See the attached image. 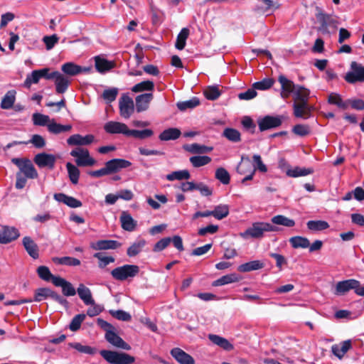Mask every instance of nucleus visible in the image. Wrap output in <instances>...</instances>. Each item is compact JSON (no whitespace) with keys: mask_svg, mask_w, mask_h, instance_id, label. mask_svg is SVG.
Segmentation results:
<instances>
[{"mask_svg":"<svg viewBox=\"0 0 364 364\" xmlns=\"http://www.w3.org/2000/svg\"><path fill=\"white\" fill-rule=\"evenodd\" d=\"M132 163L129 161L123 159H113L105 164V167L96 170L90 171L88 174L95 178H100L104 176L117 173L122 168L129 167Z\"/></svg>","mask_w":364,"mask_h":364,"instance_id":"nucleus-1","label":"nucleus"},{"mask_svg":"<svg viewBox=\"0 0 364 364\" xmlns=\"http://www.w3.org/2000/svg\"><path fill=\"white\" fill-rule=\"evenodd\" d=\"M100 355L109 364H133L135 358L124 352L101 350Z\"/></svg>","mask_w":364,"mask_h":364,"instance_id":"nucleus-2","label":"nucleus"},{"mask_svg":"<svg viewBox=\"0 0 364 364\" xmlns=\"http://www.w3.org/2000/svg\"><path fill=\"white\" fill-rule=\"evenodd\" d=\"M278 228L271 223L257 222L254 223L250 228L241 233L240 235L242 237L260 238L265 232H276Z\"/></svg>","mask_w":364,"mask_h":364,"instance_id":"nucleus-3","label":"nucleus"},{"mask_svg":"<svg viewBox=\"0 0 364 364\" xmlns=\"http://www.w3.org/2000/svg\"><path fill=\"white\" fill-rule=\"evenodd\" d=\"M11 162L19 168L17 173H21L22 176L31 179L38 178V173L30 159L26 158H13Z\"/></svg>","mask_w":364,"mask_h":364,"instance_id":"nucleus-4","label":"nucleus"},{"mask_svg":"<svg viewBox=\"0 0 364 364\" xmlns=\"http://www.w3.org/2000/svg\"><path fill=\"white\" fill-rule=\"evenodd\" d=\"M48 298L52 299L53 301L63 306H66L68 303L65 298L48 287L36 289L34 291V297L32 300L36 302H41Z\"/></svg>","mask_w":364,"mask_h":364,"instance_id":"nucleus-5","label":"nucleus"},{"mask_svg":"<svg viewBox=\"0 0 364 364\" xmlns=\"http://www.w3.org/2000/svg\"><path fill=\"white\" fill-rule=\"evenodd\" d=\"M139 272V267L135 264H124L111 271L112 277L116 280L124 281L129 277H134Z\"/></svg>","mask_w":364,"mask_h":364,"instance_id":"nucleus-6","label":"nucleus"},{"mask_svg":"<svg viewBox=\"0 0 364 364\" xmlns=\"http://www.w3.org/2000/svg\"><path fill=\"white\" fill-rule=\"evenodd\" d=\"M316 18L320 23L319 30L323 33H328V27L336 28L338 21L331 15L327 14L318 7H316Z\"/></svg>","mask_w":364,"mask_h":364,"instance_id":"nucleus-7","label":"nucleus"},{"mask_svg":"<svg viewBox=\"0 0 364 364\" xmlns=\"http://www.w3.org/2000/svg\"><path fill=\"white\" fill-rule=\"evenodd\" d=\"M70 155L77 158L75 162L78 166H92L96 164L95 159L90 156L87 149L77 147L71 151Z\"/></svg>","mask_w":364,"mask_h":364,"instance_id":"nucleus-8","label":"nucleus"},{"mask_svg":"<svg viewBox=\"0 0 364 364\" xmlns=\"http://www.w3.org/2000/svg\"><path fill=\"white\" fill-rule=\"evenodd\" d=\"M350 69L351 70L348 72L344 77L346 82L350 84L364 82V66L355 61H352Z\"/></svg>","mask_w":364,"mask_h":364,"instance_id":"nucleus-9","label":"nucleus"},{"mask_svg":"<svg viewBox=\"0 0 364 364\" xmlns=\"http://www.w3.org/2000/svg\"><path fill=\"white\" fill-rule=\"evenodd\" d=\"M260 132L279 127L282 124V116L267 115L257 122Z\"/></svg>","mask_w":364,"mask_h":364,"instance_id":"nucleus-10","label":"nucleus"},{"mask_svg":"<svg viewBox=\"0 0 364 364\" xmlns=\"http://www.w3.org/2000/svg\"><path fill=\"white\" fill-rule=\"evenodd\" d=\"M119 112L122 117L128 119L134 110L133 100L126 94H123L119 101Z\"/></svg>","mask_w":364,"mask_h":364,"instance_id":"nucleus-11","label":"nucleus"},{"mask_svg":"<svg viewBox=\"0 0 364 364\" xmlns=\"http://www.w3.org/2000/svg\"><path fill=\"white\" fill-rule=\"evenodd\" d=\"M359 287V281L350 279L338 282L336 286L335 294L344 295L350 290H353L356 294L357 288Z\"/></svg>","mask_w":364,"mask_h":364,"instance_id":"nucleus-12","label":"nucleus"},{"mask_svg":"<svg viewBox=\"0 0 364 364\" xmlns=\"http://www.w3.org/2000/svg\"><path fill=\"white\" fill-rule=\"evenodd\" d=\"M105 338L109 343L117 348L126 350H130L132 348L129 343L125 342L117 333H115L114 330L107 331V333H105Z\"/></svg>","mask_w":364,"mask_h":364,"instance_id":"nucleus-13","label":"nucleus"},{"mask_svg":"<svg viewBox=\"0 0 364 364\" xmlns=\"http://www.w3.org/2000/svg\"><path fill=\"white\" fill-rule=\"evenodd\" d=\"M33 161L40 168L48 167L50 169H53L55 166L56 158L53 154L43 152L36 154Z\"/></svg>","mask_w":364,"mask_h":364,"instance_id":"nucleus-14","label":"nucleus"},{"mask_svg":"<svg viewBox=\"0 0 364 364\" xmlns=\"http://www.w3.org/2000/svg\"><path fill=\"white\" fill-rule=\"evenodd\" d=\"M104 129L108 134H123L129 136L130 129L125 124L122 122L109 121L105 124Z\"/></svg>","mask_w":364,"mask_h":364,"instance_id":"nucleus-15","label":"nucleus"},{"mask_svg":"<svg viewBox=\"0 0 364 364\" xmlns=\"http://www.w3.org/2000/svg\"><path fill=\"white\" fill-rule=\"evenodd\" d=\"M170 354L179 364H195L194 358L180 348H173Z\"/></svg>","mask_w":364,"mask_h":364,"instance_id":"nucleus-16","label":"nucleus"},{"mask_svg":"<svg viewBox=\"0 0 364 364\" xmlns=\"http://www.w3.org/2000/svg\"><path fill=\"white\" fill-rule=\"evenodd\" d=\"M18 230L14 227L4 226L0 232V243L8 244L19 237Z\"/></svg>","mask_w":364,"mask_h":364,"instance_id":"nucleus-17","label":"nucleus"},{"mask_svg":"<svg viewBox=\"0 0 364 364\" xmlns=\"http://www.w3.org/2000/svg\"><path fill=\"white\" fill-rule=\"evenodd\" d=\"M95 136L92 134H87L85 136L75 134L71 135L68 139L67 143L70 146H86L94 141Z\"/></svg>","mask_w":364,"mask_h":364,"instance_id":"nucleus-18","label":"nucleus"},{"mask_svg":"<svg viewBox=\"0 0 364 364\" xmlns=\"http://www.w3.org/2000/svg\"><path fill=\"white\" fill-rule=\"evenodd\" d=\"M54 279L53 284L55 287H60L62 288V293L64 296H73L76 294L77 290L70 282H68L60 277H55Z\"/></svg>","mask_w":364,"mask_h":364,"instance_id":"nucleus-19","label":"nucleus"},{"mask_svg":"<svg viewBox=\"0 0 364 364\" xmlns=\"http://www.w3.org/2000/svg\"><path fill=\"white\" fill-rule=\"evenodd\" d=\"M122 246V244L112 240H100L90 245L92 249L95 250H116Z\"/></svg>","mask_w":364,"mask_h":364,"instance_id":"nucleus-20","label":"nucleus"},{"mask_svg":"<svg viewBox=\"0 0 364 364\" xmlns=\"http://www.w3.org/2000/svg\"><path fill=\"white\" fill-rule=\"evenodd\" d=\"M53 198L58 202L63 203L72 208H80L82 205L80 200L63 193H55Z\"/></svg>","mask_w":364,"mask_h":364,"instance_id":"nucleus-21","label":"nucleus"},{"mask_svg":"<svg viewBox=\"0 0 364 364\" xmlns=\"http://www.w3.org/2000/svg\"><path fill=\"white\" fill-rule=\"evenodd\" d=\"M153 97L152 93H144L136 96L135 98L136 112H141L147 110Z\"/></svg>","mask_w":364,"mask_h":364,"instance_id":"nucleus-22","label":"nucleus"},{"mask_svg":"<svg viewBox=\"0 0 364 364\" xmlns=\"http://www.w3.org/2000/svg\"><path fill=\"white\" fill-rule=\"evenodd\" d=\"M278 81L280 83L282 88L281 96L283 98L288 97L296 88L294 82L287 78L286 76L282 74L279 75Z\"/></svg>","mask_w":364,"mask_h":364,"instance_id":"nucleus-23","label":"nucleus"},{"mask_svg":"<svg viewBox=\"0 0 364 364\" xmlns=\"http://www.w3.org/2000/svg\"><path fill=\"white\" fill-rule=\"evenodd\" d=\"M23 245L29 255L33 259H38L39 257V249L38 245L34 240L29 236H25L22 240Z\"/></svg>","mask_w":364,"mask_h":364,"instance_id":"nucleus-24","label":"nucleus"},{"mask_svg":"<svg viewBox=\"0 0 364 364\" xmlns=\"http://www.w3.org/2000/svg\"><path fill=\"white\" fill-rule=\"evenodd\" d=\"M294 115L297 118L308 119L311 115L313 107L305 104H293Z\"/></svg>","mask_w":364,"mask_h":364,"instance_id":"nucleus-25","label":"nucleus"},{"mask_svg":"<svg viewBox=\"0 0 364 364\" xmlns=\"http://www.w3.org/2000/svg\"><path fill=\"white\" fill-rule=\"evenodd\" d=\"M55 91L58 94H63L65 92L70 83L69 78L63 75L59 71L57 72L56 75L54 78Z\"/></svg>","mask_w":364,"mask_h":364,"instance_id":"nucleus-26","label":"nucleus"},{"mask_svg":"<svg viewBox=\"0 0 364 364\" xmlns=\"http://www.w3.org/2000/svg\"><path fill=\"white\" fill-rule=\"evenodd\" d=\"M262 2V5H257L255 11L257 14H266L270 13L278 9L280 6V4L277 1H274L273 0H259Z\"/></svg>","mask_w":364,"mask_h":364,"instance_id":"nucleus-27","label":"nucleus"},{"mask_svg":"<svg viewBox=\"0 0 364 364\" xmlns=\"http://www.w3.org/2000/svg\"><path fill=\"white\" fill-rule=\"evenodd\" d=\"M115 66L116 63L114 61H109L105 58H101L100 56L95 57V69L100 73H105L109 71Z\"/></svg>","mask_w":364,"mask_h":364,"instance_id":"nucleus-28","label":"nucleus"},{"mask_svg":"<svg viewBox=\"0 0 364 364\" xmlns=\"http://www.w3.org/2000/svg\"><path fill=\"white\" fill-rule=\"evenodd\" d=\"M76 293L85 305H95L91 290L85 284H80Z\"/></svg>","mask_w":364,"mask_h":364,"instance_id":"nucleus-29","label":"nucleus"},{"mask_svg":"<svg viewBox=\"0 0 364 364\" xmlns=\"http://www.w3.org/2000/svg\"><path fill=\"white\" fill-rule=\"evenodd\" d=\"M122 228L127 231H133L136 225V222L132 215L127 211H123L120 216Z\"/></svg>","mask_w":364,"mask_h":364,"instance_id":"nucleus-30","label":"nucleus"},{"mask_svg":"<svg viewBox=\"0 0 364 364\" xmlns=\"http://www.w3.org/2000/svg\"><path fill=\"white\" fill-rule=\"evenodd\" d=\"M208 338L213 343L218 346L219 347L222 348L225 350L230 351L233 350L234 348L233 345L230 343L228 339L221 337L218 335L209 334Z\"/></svg>","mask_w":364,"mask_h":364,"instance_id":"nucleus-31","label":"nucleus"},{"mask_svg":"<svg viewBox=\"0 0 364 364\" xmlns=\"http://www.w3.org/2000/svg\"><path fill=\"white\" fill-rule=\"evenodd\" d=\"M48 131L53 134H59L63 132L71 131L73 127L71 124H61L56 123L53 119L51 122L47 124Z\"/></svg>","mask_w":364,"mask_h":364,"instance_id":"nucleus-32","label":"nucleus"},{"mask_svg":"<svg viewBox=\"0 0 364 364\" xmlns=\"http://www.w3.org/2000/svg\"><path fill=\"white\" fill-rule=\"evenodd\" d=\"M310 91L307 88L298 85L294 92V104H305L308 103Z\"/></svg>","mask_w":364,"mask_h":364,"instance_id":"nucleus-33","label":"nucleus"},{"mask_svg":"<svg viewBox=\"0 0 364 364\" xmlns=\"http://www.w3.org/2000/svg\"><path fill=\"white\" fill-rule=\"evenodd\" d=\"M351 346V341L350 340H347L340 344H335L332 346L331 350L336 357L342 358Z\"/></svg>","mask_w":364,"mask_h":364,"instance_id":"nucleus-34","label":"nucleus"},{"mask_svg":"<svg viewBox=\"0 0 364 364\" xmlns=\"http://www.w3.org/2000/svg\"><path fill=\"white\" fill-rule=\"evenodd\" d=\"M264 264L260 260H253L238 266L237 270L240 272H249L254 270L261 269Z\"/></svg>","mask_w":364,"mask_h":364,"instance_id":"nucleus-35","label":"nucleus"},{"mask_svg":"<svg viewBox=\"0 0 364 364\" xmlns=\"http://www.w3.org/2000/svg\"><path fill=\"white\" fill-rule=\"evenodd\" d=\"M16 91L15 90H9L3 97L0 107L3 109H9L13 107L16 101Z\"/></svg>","mask_w":364,"mask_h":364,"instance_id":"nucleus-36","label":"nucleus"},{"mask_svg":"<svg viewBox=\"0 0 364 364\" xmlns=\"http://www.w3.org/2000/svg\"><path fill=\"white\" fill-rule=\"evenodd\" d=\"M181 135V132L178 128H168L164 130L159 136L161 141L176 140Z\"/></svg>","mask_w":364,"mask_h":364,"instance_id":"nucleus-37","label":"nucleus"},{"mask_svg":"<svg viewBox=\"0 0 364 364\" xmlns=\"http://www.w3.org/2000/svg\"><path fill=\"white\" fill-rule=\"evenodd\" d=\"M146 242L144 239H139L130 245L127 250V254L129 257H133L142 252L143 248L145 247Z\"/></svg>","mask_w":364,"mask_h":364,"instance_id":"nucleus-38","label":"nucleus"},{"mask_svg":"<svg viewBox=\"0 0 364 364\" xmlns=\"http://www.w3.org/2000/svg\"><path fill=\"white\" fill-rule=\"evenodd\" d=\"M241 277H240L238 274L235 273L226 274L220 278L218 279L217 280L214 281L213 282V287H218V286H223L225 284L233 283V282H237L240 280Z\"/></svg>","mask_w":364,"mask_h":364,"instance_id":"nucleus-39","label":"nucleus"},{"mask_svg":"<svg viewBox=\"0 0 364 364\" xmlns=\"http://www.w3.org/2000/svg\"><path fill=\"white\" fill-rule=\"evenodd\" d=\"M183 149L190 153L192 154H204L210 152L213 150L212 146H207L205 145H200L197 143L191 144H186L183 146Z\"/></svg>","mask_w":364,"mask_h":364,"instance_id":"nucleus-40","label":"nucleus"},{"mask_svg":"<svg viewBox=\"0 0 364 364\" xmlns=\"http://www.w3.org/2000/svg\"><path fill=\"white\" fill-rule=\"evenodd\" d=\"M236 171L240 175H245L251 173L252 171H256V168L252 166V164L248 158L245 159L242 157V160L237 165Z\"/></svg>","mask_w":364,"mask_h":364,"instance_id":"nucleus-41","label":"nucleus"},{"mask_svg":"<svg viewBox=\"0 0 364 364\" xmlns=\"http://www.w3.org/2000/svg\"><path fill=\"white\" fill-rule=\"evenodd\" d=\"M62 71L70 76H75L82 73V67L73 63H65L61 66Z\"/></svg>","mask_w":364,"mask_h":364,"instance_id":"nucleus-42","label":"nucleus"},{"mask_svg":"<svg viewBox=\"0 0 364 364\" xmlns=\"http://www.w3.org/2000/svg\"><path fill=\"white\" fill-rule=\"evenodd\" d=\"M314 171L312 168H301L296 166L294 168H289L287 171V175L289 177L296 178L299 176H305L313 173Z\"/></svg>","mask_w":364,"mask_h":364,"instance_id":"nucleus-43","label":"nucleus"},{"mask_svg":"<svg viewBox=\"0 0 364 364\" xmlns=\"http://www.w3.org/2000/svg\"><path fill=\"white\" fill-rule=\"evenodd\" d=\"M190 34V31L188 28H183L177 36L175 47L178 50H183L186 43V40Z\"/></svg>","mask_w":364,"mask_h":364,"instance_id":"nucleus-44","label":"nucleus"},{"mask_svg":"<svg viewBox=\"0 0 364 364\" xmlns=\"http://www.w3.org/2000/svg\"><path fill=\"white\" fill-rule=\"evenodd\" d=\"M289 243L294 249L307 248L309 247L310 242L308 238L301 236H294L290 237Z\"/></svg>","mask_w":364,"mask_h":364,"instance_id":"nucleus-45","label":"nucleus"},{"mask_svg":"<svg viewBox=\"0 0 364 364\" xmlns=\"http://www.w3.org/2000/svg\"><path fill=\"white\" fill-rule=\"evenodd\" d=\"M223 136L225 137L230 141L237 143L241 141L240 132L234 128H225L222 134Z\"/></svg>","mask_w":364,"mask_h":364,"instance_id":"nucleus-46","label":"nucleus"},{"mask_svg":"<svg viewBox=\"0 0 364 364\" xmlns=\"http://www.w3.org/2000/svg\"><path fill=\"white\" fill-rule=\"evenodd\" d=\"M328 102L331 105H335L342 109L348 108V100L343 101L339 94L332 92L328 95Z\"/></svg>","mask_w":364,"mask_h":364,"instance_id":"nucleus-47","label":"nucleus"},{"mask_svg":"<svg viewBox=\"0 0 364 364\" xmlns=\"http://www.w3.org/2000/svg\"><path fill=\"white\" fill-rule=\"evenodd\" d=\"M31 143L36 148L42 149L46 146L45 139L39 134H33L28 141H15V144H28Z\"/></svg>","mask_w":364,"mask_h":364,"instance_id":"nucleus-48","label":"nucleus"},{"mask_svg":"<svg viewBox=\"0 0 364 364\" xmlns=\"http://www.w3.org/2000/svg\"><path fill=\"white\" fill-rule=\"evenodd\" d=\"M306 226L309 230L317 232L328 229L329 224L324 220H309L307 222Z\"/></svg>","mask_w":364,"mask_h":364,"instance_id":"nucleus-49","label":"nucleus"},{"mask_svg":"<svg viewBox=\"0 0 364 364\" xmlns=\"http://www.w3.org/2000/svg\"><path fill=\"white\" fill-rule=\"evenodd\" d=\"M53 261L55 264L73 267L79 266L81 263L80 259L71 257H54Z\"/></svg>","mask_w":364,"mask_h":364,"instance_id":"nucleus-50","label":"nucleus"},{"mask_svg":"<svg viewBox=\"0 0 364 364\" xmlns=\"http://www.w3.org/2000/svg\"><path fill=\"white\" fill-rule=\"evenodd\" d=\"M37 274L38 275V277L46 281V282H50L51 281L52 283L53 284V281H54V278L55 277H58L59 276H55L53 275L49 268L46 266H39L38 268H37Z\"/></svg>","mask_w":364,"mask_h":364,"instance_id":"nucleus-51","label":"nucleus"},{"mask_svg":"<svg viewBox=\"0 0 364 364\" xmlns=\"http://www.w3.org/2000/svg\"><path fill=\"white\" fill-rule=\"evenodd\" d=\"M272 223L275 225H283L288 228H291L295 225V221L283 215H277L272 218Z\"/></svg>","mask_w":364,"mask_h":364,"instance_id":"nucleus-52","label":"nucleus"},{"mask_svg":"<svg viewBox=\"0 0 364 364\" xmlns=\"http://www.w3.org/2000/svg\"><path fill=\"white\" fill-rule=\"evenodd\" d=\"M230 213L229 205L220 204L216 205L213 210V217L217 220H222L226 218Z\"/></svg>","mask_w":364,"mask_h":364,"instance_id":"nucleus-53","label":"nucleus"},{"mask_svg":"<svg viewBox=\"0 0 364 364\" xmlns=\"http://www.w3.org/2000/svg\"><path fill=\"white\" fill-rule=\"evenodd\" d=\"M154 89V83L151 80H144L136 84L132 87L134 92H141L144 91H152Z\"/></svg>","mask_w":364,"mask_h":364,"instance_id":"nucleus-54","label":"nucleus"},{"mask_svg":"<svg viewBox=\"0 0 364 364\" xmlns=\"http://www.w3.org/2000/svg\"><path fill=\"white\" fill-rule=\"evenodd\" d=\"M66 168L70 181L73 184H77L80 178V170L70 162L67 163Z\"/></svg>","mask_w":364,"mask_h":364,"instance_id":"nucleus-55","label":"nucleus"},{"mask_svg":"<svg viewBox=\"0 0 364 364\" xmlns=\"http://www.w3.org/2000/svg\"><path fill=\"white\" fill-rule=\"evenodd\" d=\"M200 105V100L198 97H194L189 100L178 102L176 105L178 109L181 111H185L187 109H193Z\"/></svg>","mask_w":364,"mask_h":364,"instance_id":"nucleus-56","label":"nucleus"},{"mask_svg":"<svg viewBox=\"0 0 364 364\" xmlns=\"http://www.w3.org/2000/svg\"><path fill=\"white\" fill-rule=\"evenodd\" d=\"M166 179L169 181H173L174 180L181 181L183 179H189L191 178V174L188 170H181L173 171L168 175H166Z\"/></svg>","mask_w":364,"mask_h":364,"instance_id":"nucleus-57","label":"nucleus"},{"mask_svg":"<svg viewBox=\"0 0 364 364\" xmlns=\"http://www.w3.org/2000/svg\"><path fill=\"white\" fill-rule=\"evenodd\" d=\"M69 346L82 353L94 355L97 353V349L95 348L89 346H83L80 343H70Z\"/></svg>","mask_w":364,"mask_h":364,"instance_id":"nucleus-58","label":"nucleus"},{"mask_svg":"<svg viewBox=\"0 0 364 364\" xmlns=\"http://www.w3.org/2000/svg\"><path fill=\"white\" fill-rule=\"evenodd\" d=\"M69 346L82 353L94 355L97 353V349L95 348L89 346H83L80 343H70Z\"/></svg>","mask_w":364,"mask_h":364,"instance_id":"nucleus-59","label":"nucleus"},{"mask_svg":"<svg viewBox=\"0 0 364 364\" xmlns=\"http://www.w3.org/2000/svg\"><path fill=\"white\" fill-rule=\"evenodd\" d=\"M189 160L193 167L198 168L208 164L211 161V158L208 156H194Z\"/></svg>","mask_w":364,"mask_h":364,"instance_id":"nucleus-60","label":"nucleus"},{"mask_svg":"<svg viewBox=\"0 0 364 364\" xmlns=\"http://www.w3.org/2000/svg\"><path fill=\"white\" fill-rule=\"evenodd\" d=\"M93 257L99 260L98 267L101 269L105 268L107 265L115 261V259L112 256H104L103 252H96Z\"/></svg>","mask_w":364,"mask_h":364,"instance_id":"nucleus-61","label":"nucleus"},{"mask_svg":"<svg viewBox=\"0 0 364 364\" xmlns=\"http://www.w3.org/2000/svg\"><path fill=\"white\" fill-rule=\"evenodd\" d=\"M274 82L275 81L273 78L267 77L264 78L261 81L255 82L253 83L252 87L256 90H266L271 88L274 85Z\"/></svg>","mask_w":364,"mask_h":364,"instance_id":"nucleus-62","label":"nucleus"},{"mask_svg":"<svg viewBox=\"0 0 364 364\" xmlns=\"http://www.w3.org/2000/svg\"><path fill=\"white\" fill-rule=\"evenodd\" d=\"M203 94L205 97L209 100H215L221 95V91L217 86H208L204 90Z\"/></svg>","mask_w":364,"mask_h":364,"instance_id":"nucleus-63","label":"nucleus"},{"mask_svg":"<svg viewBox=\"0 0 364 364\" xmlns=\"http://www.w3.org/2000/svg\"><path fill=\"white\" fill-rule=\"evenodd\" d=\"M215 176L216 179L220 181L224 185L230 183V176L228 171L223 167H220L216 169Z\"/></svg>","mask_w":364,"mask_h":364,"instance_id":"nucleus-64","label":"nucleus"}]
</instances>
